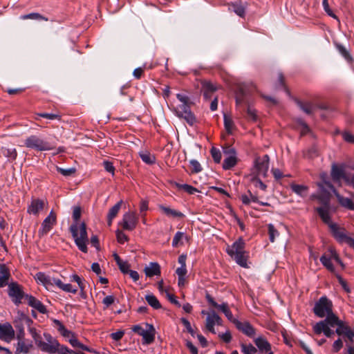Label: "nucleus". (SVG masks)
Here are the masks:
<instances>
[{"mask_svg": "<svg viewBox=\"0 0 354 354\" xmlns=\"http://www.w3.org/2000/svg\"><path fill=\"white\" fill-rule=\"evenodd\" d=\"M82 214V209L80 206L73 207V218L74 223L70 226V232L74 239V241L78 249L82 252H88L87 245L88 243V237L86 232V225L84 222L78 223Z\"/></svg>", "mask_w": 354, "mask_h": 354, "instance_id": "obj_1", "label": "nucleus"}, {"mask_svg": "<svg viewBox=\"0 0 354 354\" xmlns=\"http://www.w3.org/2000/svg\"><path fill=\"white\" fill-rule=\"evenodd\" d=\"M35 279L38 283L43 284L47 289L56 286L57 288L66 292L75 294L77 292V288H73L71 284L64 283L59 279H57L44 272L37 273Z\"/></svg>", "mask_w": 354, "mask_h": 354, "instance_id": "obj_2", "label": "nucleus"}, {"mask_svg": "<svg viewBox=\"0 0 354 354\" xmlns=\"http://www.w3.org/2000/svg\"><path fill=\"white\" fill-rule=\"evenodd\" d=\"M53 324L54 326L57 329V330L59 332V333L70 343V344L74 348H78L81 349L82 351H86L88 352L91 353H96V351L90 348L88 346L82 344L77 338L76 335L66 329L65 326L63 325V324L58 319H53Z\"/></svg>", "mask_w": 354, "mask_h": 354, "instance_id": "obj_3", "label": "nucleus"}, {"mask_svg": "<svg viewBox=\"0 0 354 354\" xmlns=\"http://www.w3.org/2000/svg\"><path fill=\"white\" fill-rule=\"evenodd\" d=\"M244 249L245 242L242 238H239L231 246L227 247V252L239 265L246 268L248 254Z\"/></svg>", "mask_w": 354, "mask_h": 354, "instance_id": "obj_4", "label": "nucleus"}, {"mask_svg": "<svg viewBox=\"0 0 354 354\" xmlns=\"http://www.w3.org/2000/svg\"><path fill=\"white\" fill-rule=\"evenodd\" d=\"M326 176L327 175L326 174H322L321 175V178H322L323 181L318 183L319 189L322 192H325V187L328 188L333 191L337 199L338 203L342 207L348 209L354 210V193L351 194V198L344 197L339 194V193L335 189L333 185L329 181L326 180Z\"/></svg>", "mask_w": 354, "mask_h": 354, "instance_id": "obj_5", "label": "nucleus"}, {"mask_svg": "<svg viewBox=\"0 0 354 354\" xmlns=\"http://www.w3.org/2000/svg\"><path fill=\"white\" fill-rule=\"evenodd\" d=\"M313 313L320 318L326 317V319H328L335 315L333 312V303L326 297H322L315 304Z\"/></svg>", "mask_w": 354, "mask_h": 354, "instance_id": "obj_6", "label": "nucleus"}, {"mask_svg": "<svg viewBox=\"0 0 354 354\" xmlns=\"http://www.w3.org/2000/svg\"><path fill=\"white\" fill-rule=\"evenodd\" d=\"M132 330L142 337L143 344H151L155 340L156 329L153 325L145 324V328L140 325H135Z\"/></svg>", "mask_w": 354, "mask_h": 354, "instance_id": "obj_7", "label": "nucleus"}, {"mask_svg": "<svg viewBox=\"0 0 354 354\" xmlns=\"http://www.w3.org/2000/svg\"><path fill=\"white\" fill-rule=\"evenodd\" d=\"M26 147L39 151H50L54 149L51 145L36 135H31L24 140Z\"/></svg>", "mask_w": 354, "mask_h": 354, "instance_id": "obj_8", "label": "nucleus"}, {"mask_svg": "<svg viewBox=\"0 0 354 354\" xmlns=\"http://www.w3.org/2000/svg\"><path fill=\"white\" fill-rule=\"evenodd\" d=\"M46 341H36L37 346L44 352L55 353L59 351L58 341L48 333L44 334Z\"/></svg>", "mask_w": 354, "mask_h": 354, "instance_id": "obj_9", "label": "nucleus"}, {"mask_svg": "<svg viewBox=\"0 0 354 354\" xmlns=\"http://www.w3.org/2000/svg\"><path fill=\"white\" fill-rule=\"evenodd\" d=\"M330 327H334V325L329 317L328 319H325L324 320L316 323L313 326V330L317 335H319L323 333L327 337H331L334 334V332L330 328Z\"/></svg>", "mask_w": 354, "mask_h": 354, "instance_id": "obj_10", "label": "nucleus"}, {"mask_svg": "<svg viewBox=\"0 0 354 354\" xmlns=\"http://www.w3.org/2000/svg\"><path fill=\"white\" fill-rule=\"evenodd\" d=\"M138 218L134 212H128L124 214L120 225L123 230L132 231L137 225Z\"/></svg>", "mask_w": 354, "mask_h": 354, "instance_id": "obj_11", "label": "nucleus"}, {"mask_svg": "<svg viewBox=\"0 0 354 354\" xmlns=\"http://www.w3.org/2000/svg\"><path fill=\"white\" fill-rule=\"evenodd\" d=\"M8 295L16 305L21 304L24 297H26L21 286L14 282L8 284Z\"/></svg>", "mask_w": 354, "mask_h": 354, "instance_id": "obj_12", "label": "nucleus"}, {"mask_svg": "<svg viewBox=\"0 0 354 354\" xmlns=\"http://www.w3.org/2000/svg\"><path fill=\"white\" fill-rule=\"evenodd\" d=\"M175 111L178 117L184 118L189 124L192 125L195 122L196 118L192 113L188 103L182 104L176 109Z\"/></svg>", "mask_w": 354, "mask_h": 354, "instance_id": "obj_13", "label": "nucleus"}, {"mask_svg": "<svg viewBox=\"0 0 354 354\" xmlns=\"http://www.w3.org/2000/svg\"><path fill=\"white\" fill-rule=\"evenodd\" d=\"M57 216L55 213L52 210L48 216L43 221L41 226L39 230L38 234L40 236L48 233L56 224Z\"/></svg>", "mask_w": 354, "mask_h": 354, "instance_id": "obj_14", "label": "nucleus"}, {"mask_svg": "<svg viewBox=\"0 0 354 354\" xmlns=\"http://www.w3.org/2000/svg\"><path fill=\"white\" fill-rule=\"evenodd\" d=\"M270 158L268 155H264L263 157H258L254 160V167L257 169L258 176L266 177L269 168Z\"/></svg>", "mask_w": 354, "mask_h": 354, "instance_id": "obj_15", "label": "nucleus"}, {"mask_svg": "<svg viewBox=\"0 0 354 354\" xmlns=\"http://www.w3.org/2000/svg\"><path fill=\"white\" fill-rule=\"evenodd\" d=\"M223 153L227 157L224 159L223 168L225 170L234 167L237 162L235 150L231 147L224 149Z\"/></svg>", "mask_w": 354, "mask_h": 354, "instance_id": "obj_16", "label": "nucleus"}, {"mask_svg": "<svg viewBox=\"0 0 354 354\" xmlns=\"http://www.w3.org/2000/svg\"><path fill=\"white\" fill-rule=\"evenodd\" d=\"M221 324V318L215 313V311L212 310L207 314V317L205 320V328L208 331L211 332L213 334H215L216 331L214 329V326H220Z\"/></svg>", "mask_w": 354, "mask_h": 354, "instance_id": "obj_17", "label": "nucleus"}, {"mask_svg": "<svg viewBox=\"0 0 354 354\" xmlns=\"http://www.w3.org/2000/svg\"><path fill=\"white\" fill-rule=\"evenodd\" d=\"M330 175L335 182L340 183L342 179L346 183V179L348 178L349 174L345 171L344 165H337L333 163L331 167Z\"/></svg>", "mask_w": 354, "mask_h": 354, "instance_id": "obj_18", "label": "nucleus"}, {"mask_svg": "<svg viewBox=\"0 0 354 354\" xmlns=\"http://www.w3.org/2000/svg\"><path fill=\"white\" fill-rule=\"evenodd\" d=\"M328 202V194L326 196L325 205L323 207H317L316 210L319 214V216L321 217L322 220L323 221V222L327 224L329 228H330V225L335 223H333L330 220V208Z\"/></svg>", "mask_w": 354, "mask_h": 354, "instance_id": "obj_19", "label": "nucleus"}, {"mask_svg": "<svg viewBox=\"0 0 354 354\" xmlns=\"http://www.w3.org/2000/svg\"><path fill=\"white\" fill-rule=\"evenodd\" d=\"M46 202L41 199H33L29 206L28 207L27 212L30 214L38 216L39 214L44 209Z\"/></svg>", "mask_w": 354, "mask_h": 354, "instance_id": "obj_20", "label": "nucleus"}, {"mask_svg": "<svg viewBox=\"0 0 354 354\" xmlns=\"http://www.w3.org/2000/svg\"><path fill=\"white\" fill-rule=\"evenodd\" d=\"M15 337V330L10 324L0 325V339L10 342Z\"/></svg>", "mask_w": 354, "mask_h": 354, "instance_id": "obj_21", "label": "nucleus"}, {"mask_svg": "<svg viewBox=\"0 0 354 354\" xmlns=\"http://www.w3.org/2000/svg\"><path fill=\"white\" fill-rule=\"evenodd\" d=\"M201 86L203 97L207 100H210L212 97L213 93L218 89V86L206 80L201 82Z\"/></svg>", "mask_w": 354, "mask_h": 354, "instance_id": "obj_22", "label": "nucleus"}, {"mask_svg": "<svg viewBox=\"0 0 354 354\" xmlns=\"http://www.w3.org/2000/svg\"><path fill=\"white\" fill-rule=\"evenodd\" d=\"M236 327L245 335L250 337L255 335V330L252 326L248 322H241L240 321L236 322Z\"/></svg>", "mask_w": 354, "mask_h": 354, "instance_id": "obj_23", "label": "nucleus"}, {"mask_svg": "<svg viewBox=\"0 0 354 354\" xmlns=\"http://www.w3.org/2000/svg\"><path fill=\"white\" fill-rule=\"evenodd\" d=\"M26 298L28 305L38 310L39 313L45 314L47 312L45 306L35 297L26 295Z\"/></svg>", "mask_w": 354, "mask_h": 354, "instance_id": "obj_24", "label": "nucleus"}, {"mask_svg": "<svg viewBox=\"0 0 354 354\" xmlns=\"http://www.w3.org/2000/svg\"><path fill=\"white\" fill-rule=\"evenodd\" d=\"M254 344L261 353L272 351L271 344L263 336H259L254 339Z\"/></svg>", "mask_w": 354, "mask_h": 354, "instance_id": "obj_25", "label": "nucleus"}, {"mask_svg": "<svg viewBox=\"0 0 354 354\" xmlns=\"http://www.w3.org/2000/svg\"><path fill=\"white\" fill-rule=\"evenodd\" d=\"M245 3H243L241 1L232 3L229 6V10L235 12L238 16L244 17L245 15Z\"/></svg>", "mask_w": 354, "mask_h": 354, "instance_id": "obj_26", "label": "nucleus"}, {"mask_svg": "<svg viewBox=\"0 0 354 354\" xmlns=\"http://www.w3.org/2000/svg\"><path fill=\"white\" fill-rule=\"evenodd\" d=\"M145 273L147 277H152L153 276L160 275V267L158 263L151 262L149 265L145 267Z\"/></svg>", "mask_w": 354, "mask_h": 354, "instance_id": "obj_27", "label": "nucleus"}, {"mask_svg": "<svg viewBox=\"0 0 354 354\" xmlns=\"http://www.w3.org/2000/svg\"><path fill=\"white\" fill-rule=\"evenodd\" d=\"M0 288L8 285V281L10 277V273L5 264L0 265Z\"/></svg>", "mask_w": 354, "mask_h": 354, "instance_id": "obj_28", "label": "nucleus"}, {"mask_svg": "<svg viewBox=\"0 0 354 354\" xmlns=\"http://www.w3.org/2000/svg\"><path fill=\"white\" fill-rule=\"evenodd\" d=\"M122 204V201H120L109 209V213L107 214V223L109 226L111 225L113 219L118 214V212L121 208Z\"/></svg>", "mask_w": 354, "mask_h": 354, "instance_id": "obj_29", "label": "nucleus"}, {"mask_svg": "<svg viewBox=\"0 0 354 354\" xmlns=\"http://www.w3.org/2000/svg\"><path fill=\"white\" fill-rule=\"evenodd\" d=\"M1 152L4 157L8 159L9 161H14L17 159V151L15 148L2 147L1 148Z\"/></svg>", "mask_w": 354, "mask_h": 354, "instance_id": "obj_30", "label": "nucleus"}, {"mask_svg": "<svg viewBox=\"0 0 354 354\" xmlns=\"http://www.w3.org/2000/svg\"><path fill=\"white\" fill-rule=\"evenodd\" d=\"M330 232L333 234L334 238L338 241L340 239L342 236H344L346 232H348L344 227H339L338 225L331 224L330 225Z\"/></svg>", "mask_w": 354, "mask_h": 354, "instance_id": "obj_31", "label": "nucleus"}, {"mask_svg": "<svg viewBox=\"0 0 354 354\" xmlns=\"http://www.w3.org/2000/svg\"><path fill=\"white\" fill-rule=\"evenodd\" d=\"M159 208L161 211L168 216L174 217V218H182L184 216V214L178 212L176 209H171L169 207H165L164 205H160Z\"/></svg>", "mask_w": 354, "mask_h": 354, "instance_id": "obj_32", "label": "nucleus"}, {"mask_svg": "<svg viewBox=\"0 0 354 354\" xmlns=\"http://www.w3.org/2000/svg\"><path fill=\"white\" fill-rule=\"evenodd\" d=\"M219 309L225 314L226 317L232 322L234 325L236 324V322L239 320L235 319L233 317V315L230 310L229 309L228 305L226 303H223L219 306Z\"/></svg>", "mask_w": 354, "mask_h": 354, "instance_id": "obj_33", "label": "nucleus"}, {"mask_svg": "<svg viewBox=\"0 0 354 354\" xmlns=\"http://www.w3.org/2000/svg\"><path fill=\"white\" fill-rule=\"evenodd\" d=\"M290 188L293 192L300 196H305L308 192V187L301 185L292 184Z\"/></svg>", "mask_w": 354, "mask_h": 354, "instance_id": "obj_34", "label": "nucleus"}, {"mask_svg": "<svg viewBox=\"0 0 354 354\" xmlns=\"http://www.w3.org/2000/svg\"><path fill=\"white\" fill-rule=\"evenodd\" d=\"M31 346H32L30 344H28L24 341L20 339L17 342L15 354H27L29 352V350Z\"/></svg>", "mask_w": 354, "mask_h": 354, "instance_id": "obj_35", "label": "nucleus"}, {"mask_svg": "<svg viewBox=\"0 0 354 354\" xmlns=\"http://www.w3.org/2000/svg\"><path fill=\"white\" fill-rule=\"evenodd\" d=\"M22 20L32 19V20H43L48 21V19L38 12H32L27 15H24L19 17Z\"/></svg>", "mask_w": 354, "mask_h": 354, "instance_id": "obj_36", "label": "nucleus"}, {"mask_svg": "<svg viewBox=\"0 0 354 354\" xmlns=\"http://www.w3.org/2000/svg\"><path fill=\"white\" fill-rule=\"evenodd\" d=\"M140 157L143 162L151 165L155 162L156 158L147 151H142L139 153Z\"/></svg>", "mask_w": 354, "mask_h": 354, "instance_id": "obj_37", "label": "nucleus"}, {"mask_svg": "<svg viewBox=\"0 0 354 354\" xmlns=\"http://www.w3.org/2000/svg\"><path fill=\"white\" fill-rule=\"evenodd\" d=\"M145 299L152 308L154 309H160L161 308V304L159 302L158 299L152 294H149L145 296Z\"/></svg>", "mask_w": 354, "mask_h": 354, "instance_id": "obj_38", "label": "nucleus"}, {"mask_svg": "<svg viewBox=\"0 0 354 354\" xmlns=\"http://www.w3.org/2000/svg\"><path fill=\"white\" fill-rule=\"evenodd\" d=\"M248 194L249 195L243 194L241 196V200L244 205H249L251 202H259L258 198L256 196L253 195L250 191Z\"/></svg>", "mask_w": 354, "mask_h": 354, "instance_id": "obj_39", "label": "nucleus"}, {"mask_svg": "<svg viewBox=\"0 0 354 354\" xmlns=\"http://www.w3.org/2000/svg\"><path fill=\"white\" fill-rule=\"evenodd\" d=\"M322 263L330 271L333 272L335 268L332 263V260L326 254L320 258Z\"/></svg>", "mask_w": 354, "mask_h": 354, "instance_id": "obj_40", "label": "nucleus"}, {"mask_svg": "<svg viewBox=\"0 0 354 354\" xmlns=\"http://www.w3.org/2000/svg\"><path fill=\"white\" fill-rule=\"evenodd\" d=\"M340 243H346L354 250V239L346 232L342 237L337 241Z\"/></svg>", "mask_w": 354, "mask_h": 354, "instance_id": "obj_41", "label": "nucleus"}, {"mask_svg": "<svg viewBox=\"0 0 354 354\" xmlns=\"http://www.w3.org/2000/svg\"><path fill=\"white\" fill-rule=\"evenodd\" d=\"M224 126L226 131L228 133H232V131L234 128V122L230 116L225 114L224 115Z\"/></svg>", "mask_w": 354, "mask_h": 354, "instance_id": "obj_42", "label": "nucleus"}, {"mask_svg": "<svg viewBox=\"0 0 354 354\" xmlns=\"http://www.w3.org/2000/svg\"><path fill=\"white\" fill-rule=\"evenodd\" d=\"M210 153H211V155L212 156L214 161L216 163H220L221 160V158H222L221 153L220 150L218 149L213 147H212V149L210 150Z\"/></svg>", "mask_w": 354, "mask_h": 354, "instance_id": "obj_43", "label": "nucleus"}, {"mask_svg": "<svg viewBox=\"0 0 354 354\" xmlns=\"http://www.w3.org/2000/svg\"><path fill=\"white\" fill-rule=\"evenodd\" d=\"M269 239L271 242L274 241L275 236H278L279 233L275 229L274 226L272 224H268V225Z\"/></svg>", "mask_w": 354, "mask_h": 354, "instance_id": "obj_44", "label": "nucleus"}, {"mask_svg": "<svg viewBox=\"0 0 354 354\" xmlns=\"http://www.w3.org/2000/svg\"><path fill=\"white\" fill-rule=\"evenodd\" d=\"M57 170L59 173L64 176H71L76 172V169L74 167L64 169L57 167Z\"/></svg>", "mask_w": 354, "mask_h": 354, "instance_id": "obj_45", "label": "nucleus"}, {"mask_svg": "<svg viewBox=\"0 0 354 354\" xmlns=\"http://www.w3.org/2000/svg\"><path fill=\"white\" fill-rule=\"evenodd\" d=\"M298 106L299 108L306 113L307 114H311L313 112V107L311 104L310 103H303L301 102H297Z\"/></svg>", "mask_w": 354, "mask_h": 354, "instance_id": "obj_46", "label": "nucleus"}, {"mask_svg": "<svg viewBox=\"0 0 354 354\" xmlns=\"http://www.w3.org/2000/svg\"><path fill=\"white\" fill-rule=\"evenodd\" d=\"M331 322L333 324L334 326H337L338 328H341L342 330H344L345 327H349L346 325L344 322L339 320V318L336 315H333L330 317Z\"/></svg>", "mask_w": 354, "mask_h": 354, "instance_id": "obj_47", "label": "nucleus"}, {"mask_svg": "<svg viewBox=\"0 0 354 354\" xmlns=\"http://www.w3.org/2000/svg\"><path fill=\"white\" fill-rule=\"evenodd\" d=\"M241 351L244 354H255L257 351V348L252 344H243L241 346Z\"/></svg>", "mask_w": 354, "mask_h": 354, "instance_id": "obj_48", "label": "nucleus"}, {"mask_svg": "<svg viewBox=\"0 0 354 354\" xmlns=\"http://www.w3.org/2000/svg\"><path fill=\"white\" fill-rule=\"evenodd\" d=\"M185 237V234L181 232H177L174 235L172 241V246L177 247L179 245L180 241Z\"/></svg>", "mask_w": 354, "mask_h": 354, "instance_id": "obj_49", "label": "nucleus"}, {"mask_svg": "<svg viewBox=\"0 0 354 354\" xmlns=\"http://www.w3.org/2000/svg\"><path fill=\"white\" fill-rule=\"evenodd\" d=\"M37 115L39 117H42V118H47V119L51 120H61V116L58 114L41 113H38Z\"/></svg>", "mask_w": 354, "mask_h": 354, "instance_id": "obj_50", "label": "nucleus"}, {"mask_svg": "<svg viewBox=\"0 0 354 354\" xmlns=\"http://www.w3.org/2000/svg\"><path fill=\"white\" fill-rule=\"evenodd\" d=\"M116 237H117V241L120 243H124V242H127L129 240L128 236L123 232H122L120 230H118L116 231Z\"/></svg>", "mask_w": 354, "mask_h": 354, "instance_id": "obj_51", "label": "nucleus"}, {"mask_svg": "<svg viewBox=\"0 0 354 354\" xmlns=\"http://www.w3.org/2000/svg\"><path fill=\"white\" fill-rule=\"evenodd\" d=\"M335 333L338 335H344L348 339L351 335V328L350 327H345L344 330H342L341 328H338L335 330Z\"/></svg>", "mask_w": 354, "mask_h": 354, "instance_id": "obj_52", "label": "nucleus"}, {"mask_svg": "<svg viewBox=\"0 0 354 354\" xmlns=\"http://www.w3.org/2000/svg\"><path fill=\"white\" fill-rule=\"evenodd\" d=\"M247 113H248L249 119L252 120V121L257 120V111L250 105H248V106Z\"/></svg>", "mask_w": 354, "mask_h": 354, "instance_id": "obj_53", "label": "nucleus"}, {"mask_svg": "<svg viewBox=\"0 0 354 354\" xmlns=\"http://www.w3.org/2000/svg\"><path fill=\"white\" fill-rule=\"evenodd\" d=\"M181 322L184 325V326L186 328L187 331L190 333V335L193 337L195 335V332L192 329L190 322L185 318L181 319Z\"/></svg>", "mask_w": 354, "mask_h": 354, "instance_id": "obj_54", "label": "nucleus"}, {"mask_svg": "<svg viewBox=\"0 0 354 354\" xmlns=\"http://www.w3.org/2000/svg\"><path fill=\"white\" fill-rule=\"evenodd\" d=\"M192 173H198L202 170V167L200 163L196 160H192L190 161Z\"/></svg>", "mask_w": 354, "mask_h": 354, "instance_id": "obj_55", "label": "nucleus"}, {"mask_svg": "<svg viewBox=\"0 0 354 354\" xmlns=\"http://www.w3.org/2000/svg\"><path fill=\"white\" fill-rule=\"evenodd\" d=\"M71 279L72 281H75L78 284V286H79L80 289L81 290V291H84V285L83 281L78 275L73 274L71 277Z\"/></svg>", "mask_w": 354, "mask_h": 354, "instance_id": "obj_56", "label": "nucleus"}, {"mask_svg": "<svg viewBox=\"0 0 354 354\" xmlns=\"http://www.w3.org/2000/svg\"><path fill=\"white\" fill-rule=\"evenodd\" d=\"M115 297L113 295H109L105 297L102 300V304L106 308H108L114 303Z\"/></svg>", "mask_w": 354, "mask_h": 354, "instance_id": "obj_57", "label": "nucleus"}, {"mask_svg": "<svg viewBox=\"0 0 354 354\" xmlns=\"http://www.w3.org/2000/svg\"><path fill=\"white\" fill-rule=\"evenodd\" d=\"M117 265L118 266L121 272L124 274H127L129 271V266L127 262L122 261Z\"/></svg>", "mask_w": 354, "mask_h": 354, "instance_id": "obj_58", "label": "nucleus"}, {"mask_svg": "<svg viewBox=\"0 0 354 354\" xmlns=\"http://www.w3.org/2000/svg\"><path fill=\"white\" fill-rule=\"evenodd\" d=\"M103 165L106 171L111 173L112 175L114 174L115 167H113L112 162H111L109 161H104Z\"/></svg>", "mask_w": 354, "mask_h": 354, "instance_id": "obj_59", "label": "nucleus"}, {"mask_svg": "<svg viewBox=\"0 0 354 354\" xmlns=\"http://www.w3.org/2000/svg\"><path fill=\"white\" fill-rule=\"evenodd\" d=\"M343 346V342L340 338L335 340L333 344V351L335 353H337Z\"/></svg>", "mask_w": 354, "mask_h": 354, "instance_id": "obj_60", "label": "nucleus"}, {"mask_svg": "<svg viewBox=\"0 0 354 354\" xmlns=\"http://www.w3.org/2000/svg\"><path fill=\"white\" fill-rule=\"evenodd\" d=\"M329 257H330L331 260H335L337 263L342 264V261L339 257V255L334 250H330L329 254H327Z\"/></svg>", "mask_w": 354, "mask_h": 354, "instance_id": "obj_61", "label": "nucleus"}, {"mask_svg": "<svg viewBox=\"0 0 354 354\" xmlns=\"http://www.w3.org/2000/svg\"><path fill=\"white\" fill-rule=\"evenodd\" d=\"M166 296L168 298V299L170 301L171 303L176 305L177 306L180 307V304L178 302V300H176L175 296L171 293L169 292L168 290H165Z\"/></svg>", "mask_w": 354, "mask_h": 354, "instance_id": "obj_62", "label": "nucleus"}, {"mask_svg": "<svg viewBox=\"0 0 354 354\" xmlns=\"http://www.w3.org/2000/svg\"><path fill=\"white\" fill-rule=\"evenodd\" d=\"M183 187V190H185L187 193L189 194H194L198 192V190L196 188L187 184H184Z\"/></svg>", "mask_w": 354, "mask_h": 354, "instance_id": "obj_63", "label": "nucleus"}, {"mask_svg": "<svg viewBox=\"0 0 354 354\" xmlns=\"http://www.w3.org/2000/svg\"><path fill=\"white\" fill-rule=\"evenodd\" d=\"M343 139L350 143H354V136L349 132H344L342 133Z\"/></svg>", "mask_w": 354, "mask_h": 354, "instance_id": "obj_64", "label": "nucleus"}]
</instances>
